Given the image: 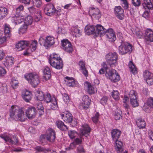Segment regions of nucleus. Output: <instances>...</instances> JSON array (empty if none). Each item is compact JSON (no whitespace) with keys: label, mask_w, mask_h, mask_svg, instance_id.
Here are the masks:
<instances>
[{"label":"nucleus","mask_w":153,"mask_h":153,"mask_svg":"<svg viewBox=\"0 0 153 153\" xmlns=\"http://www.w3.org/2000/svg\"><path fill=\"white\" fill-rule=\"evenodd\" d=\"M108 75L109 79L113 82H117L120 80V76L114 70H110Z\"/></svg>","instance_id":"9"},{"label":"nucleus","mask_w":153,"mask_h":153,"mask_svg":"<svg viewBox=\"0 0 153 153\" xmlns=\"http://www.w3.org/2000/svg\"><path fill=\"white\" fill-rule=\"evenodd\" d=\"M36 108L38 110H40V111L39 112V114L40 115L43 114L44 112L43 110L44 108L42 103L39 102L37 103V104Z\"/></svg>","instance_id":"38"},{"label":"nucleus","mask_w":153,"mask_h":153,"mask_svg":"<svg viewBox=\"0 0 153 153\" xmlns=\"http://www.w3.org/2000/svg\"><path fill=\"white\" fill-rule=\"evenodd\" d=\"M56 125L58 127L62 130L66 131L68 128L67 126L65 125L64 123L61 121H59L56 122Z\"/></svg>","instance_id":"32"},{"label":"nucleus","mask_w":153,"mask_h":153,"mask_svg":"<svg viewBox=\"0 0 153 153\" xmlns=\"http://www.w3.org/2000/svg\"><path fill=\"white\" fill-rule=\"evenodd\" d=\"M45 40L42 37H40L39 39V43L41 45H43L44 46Z\"/></svg>","instance_id":"64"},{"label":"nucleus","mask_w":153,"mask_h":153,"mask_svg":"<svg viewBox=\"0 0 153 153\" xmlns=\"http://www.w3.org/2000/svg\"><path fill=\"white\" fill-rule=\"evenodd\" d=\"M44 78L46 80L49 79L51 77V72L49 68L48 67H46L43 71Z\"/></svg>","instance_id":"26"},{"label":"nucleus","mask_w":153,"mask_h":153,"mask_svg":"<svg viewBox=\"0 0 153 153\" xmlns=\"http://www.w3.org/2000/svg\"><path fill=\"white\" fill-rule=\"evenodd\" d=\"M32 21L33 20L31 16H28L25 18L23 24L25 25H26L27 26L28 25L31 24Z\"/></svg>","instance_id":"37"},{"label":"nucleus","mask_w":153,"mask_h":153,"mask_svg":"<svg viewBox=\"0 0 153 153\" xmlns=\"http://www.w3.org/2000/svg\"><path fill=\"white\" fill-rule=\"evenodd\" d=\"M41 138L42 139H46L50 142H53L56 138V134L54 130L50 128L47 131L46 134L42 135Z\"/></svg>","instance_id":"6"},{"label":"nucleus","mask_w":153,"mask_h":153,"mask_svg":"<svg viewBox=\"0 0 153 153\" xmlns=\"http://www.w3.org/2000/svg\"><path fill=\"white\" fill-rule=\"evenodd\" d=\"M111 93L112 96L115 100H118L119 99V94L117 91L114 90Z\"/></svg>","instance_id":"40"},{"label":"nucleus","mask_w":153,"mask_h":153,"mask_svg":"<svg viewBox=\"0 0 153 153\" xmlns=\"http://www.w3.org/2000/svg\"><path fill=\"white\" fill-rule=\"evenodd\" d=\"M137 124L139 128H143L146 126V123L144 120L138 119L136 121Z\"/></svg>","instance_id":"35"},{"label":"nucleus","mask_w":153,"mask_h":153,"mask_svg":"<svg viewBox=\"0 0 153 153\" xmlns=\"http://www.w3.org/2000/svg\"><path fill=\"white\" fill-rule=\"evenodd\" d=\"M27 25L23 24V25L19 29V34H23L25 33L27 31Z\"/></svg>","instance_id":"42"},{"label":"nucleus","mask_w":153,"mask_h":153,"mask_svg":"<svg viewBox=\"0 0 153 153\" xmlns=\"http://www.w3.org/2000/svg\"><path fill=\"white\" fill-rule=\"evenodd\" d=\"M107 98L106 97L102 98L100 101V103L103 105L105 104L107 102Z\"/></svg>","instance_id":"62"},{"label":"nucleus","mask_w":153,"mask_h":153,"mask_svg":"<svg viewBox=\"0 0 153 153\" xmlns=\"http://www.w3.org/2000/svg\"><path fill=\"white\" fill-rule=\"evenodd\" d=\"M37 44V41L35 40L31 41H22L16 44V48L19 51L27 48L26 52L24 53L25 55H26L29 53L30 48L32 51L36 49Z\"/></svg>","instance_id":"1"},{"label":"nucleus","mask_w":153,"mask_h":153,"mask_svg":"<svg viewBox=\"0 0 153 153\" xmlns=\"http://www.w3.org/2000/svg\"><path fill=\"white\" fill-rule=\"evenodd\" d=\"M37 99L40 101H42L44 99V94L43 92L42 91H37L36 94Z\"/></svg>","instance_id":"36"},{"label":"nucleus","mask_w":153,"mask_h":153,"mask_svg":"<svg viewBox=\"0 0 153 153\" xmlns=\"http://www.w3.org/2000/svg\"><path fill=\"white\" fill-rule=\"evenodd\" d=\"M99 115L98 113H96L95 115L92 117V120L94 123H96L98 122Z\"/></svg>","instance_id":"49"},{"label":"nucleus","mask_w":153,"mask_h":153,"mask_svg":"<svg viewBox=\"0 0 153 153\" xmlns=\"http://www.w3.org/2000/svg\"><path fill=\"white\" fill-rule=\"evenodd\" d=\"M131 46L129 44H125L122 43L119 46V51L121 54L123 55L128 53H131Z\"/></svg>","instance_id":"7"},{"label":"nucleus","mask_w":153,"mask_h":153,"mask_svg":"<svg viewBox=\"0 0 153 153\" xmlns=\"http://www.w3.org/2000/svg\"><path fill=\"white\" fill-rule=\"evenodd\" d=\"M89 13L95 18H99L100 16V10L97 8H95L93 7H91L89 11Z\"/></svg>","instance_id":"20"},{"label":"nucleus","mask_w":153,"mask_h":153,"mask_svg":"<svg viewBox=\"0 0 153 153\" xmlns=\"http://www.w3.org/2000/svg\"><path fill=\"white\" fill-rule=\"evenodd\" d=\"M8 88L7 85L5 84H3L1 87V91L4 94L6 93L7 92Z\"/></svg>","instance_id":"43"},{"label":"nucleus","mask_w":153,"mask_h":153,"mask_svg":"<svg viewBox=\"0 0 153 153\" xmlns=\"http://www.w3.org/2000/svg\"><path fill=\"white\" fill-rule=\"evenodd\" d=\"M79 66L80 69L82 71L83 74L85 76H88V71L85 67V63L82 61H80L79 62Z\"/></svg>","instance_id":"22"},{"label":"nucleus","mask_w":153,"mask_h":153,"mask_svg":"<svg viewBox=\"0 0 153 153\" xmlns=\"http://www.w3.org/2000/svg\"><path fill=\"white\" fill-rule=\"evenodd\" d=\"M115 140L116 144V150L118 153H120L123 150V143L121 141L118 140Z\"/></svg>","instance_id":"29"},{"label":"nucleus","mask_w":153,"mask_h":153,"mask_svg":"<svg viewBox=\"0 0 153 153\" xmlns=\"http://www.w3.org/2000/svg\"><path fill=\"white\" fill-rule=\"evenodd\" d=\"M85 33L88 35H90L93 34L94 31L95 33H97L96 30H95V29L93 26H86L85 29Z\"/></svg>","instance_id":"30"},{"label":"nucleus","mask_w":153,"mask_h":153,"mask_svg":"<svg viewBox=\"0 0 153 153\" xmlns=\"http://www.w3.org/2000/svg\"><path fill=\"white\" fill-rule=\"evenodd\" d=\"M80 130L81 135L87 137L89 136L91 129L87 124H85L82 125Z\"/></svg>","instance_id":"13"},{"label":"nucleus","mask_w":153,"mask_h":153,"mask_svg":"<svg viewBox=\"0 0 153 153\" xmlns=\"http://www.w3.org/2000/svg\"><path fill=\"white\" fill-rule=\"evenodd\" d=\"M4 64L6 66L8 67L12 65L14 63V59L12 56H7L5 59Z\"/></svg>","instance_id":"25"},{"label":"nucleus","mask_w":153,"mask_h":153,"mask_svg":"<svg viewBox=\"0 0 153 153\" xmlns=\"http://www.w3.org/2000/svg\"><path fill=\"white\" fill-rule=\"evenodd\" d=\"M62 45L64 50L68 52H71L73 48L71 42L67 39H63L61 41Z\"/></svg>","instance_id":"10"},{"label":"nucleus","mask_w":153,"mask_h":153,"mask_svg":"<svg viewBox=\"0 0 153 153\" xmlns=\"http://www.w3.org/2000/svg\"><path fill=\"white\" fill-rule=\"evenodd\" d=\"M135 32L136 35L138 38H141L142 37L143 34L139 30H135Z\"/></svg>","instance_id":"58"},{"label":"nucleus","mask_w":153,"mask_h":153,"mask_svg":"<svg viewBox=\"0 0 153 153\" xmlns=\"http://www.w3.org/2000/svg\"><path fill=\"white\" fill-rule=\"evenodd\" d=\"M130 99L131 104L133 107H136L138 105V103L137 98H132Z\"/></svg>","instance_id":"41"},{"label":"nucleus","mask_w":153,"mask_h":153,"mask_svg":"<svg viewBox=\"0 0 153 153\" xmlns=\"http://www.w3.org/2000/svg\"><path fill=\"white\" fill-rule=\"evenodd\" d=\"M128 66L131 72L133 74H135L137 73V68L133 63L132 61H130L128 64Z\"/></svg>","instance_id":"33"},{"label":"nucleus","mask_w":153,"mask_h":153,"mask_svg":"<svg viewBox=\"0 0 153 153\" xmlns=\"http://www.w3.org/2000/svg\"><path fill=\"white\" fill-rule=\"evenodd\" d=\"M97 33L100 36L103 35H105L109 41L114 42L116 39V36L113 30L109 28L106 30L100 25H97L96 26Z\"/></svg>","instance_id":"2"},{"label":"nucleus","mask_w":153,"mask_h":153,"mask_svg":"<svg viewBox=\"0 0 153 153\" xmlns=\"http://www.w3.org/2000/svg\"><path fill=\"white\" fill-rule=\"evenodd\" d=\"M77 152L78 153L85 152V150L83 149V146L81 145H79L77 148Z\"/></svg>","instance_id":"60"},{"label":"nucleus","mask_w":153,"mask_h":153,"mask_svg":"<svg viewBox=\"0 0 153 153\" xmlns=\"http://www.w3.org/2000/svg\"><path fill=\"white\" fill-rule=\"evenodd\" d=\"M4 32L6 36L9 37L10 36V30L9 27L7 25L4 26Z\"/></svg>","instance_id":"39"},{"label":"nucleus","mask_w":153,"mask_h":153,"mask_svg":"<svg viewBox=\"0 0 153 153\" xmlns=\"http://www.w3.org/2000/svg\"><path fill=\"white\" fill-rule=\"evenodd\" d=\"M82 100V102L81 105L85 109L88 108L90 104L88 98L87 97L85 96L83 97Z\"/></svg>","instance_id":"28"},{"label":"nucleus","mask_w":153,"mask_h":153,"mask_svg":"<svg viewBox=\"0 0 153 153\" xmlns=\"http://www.w3.org/2000/svg\"><path fill=\"white\" fill-rule=\"evenodd\" d=\"M6 73L5 70L2 67L0 66V76H3Z\"/></svg>","instance_id":"63"},{"label":"nucleus","mask_w":153,"mask_h":153,"mask_svg":"<svg viewBox=\"0 0 153 153\" xmlns=\"http://www.w3.org/2000/svg\"><path fill=\"white\" fill-rule=\"evenodd\" d=\"M31 94L28 91H26L23 92L22 96L23 99L27 102H29L31 99Z\"/></svg>","instance_id":"24"},{"label":"nucleus","mask_w":153,"mask_h":153,"mask_svg":"<svg viewBox=\"0 0 153 153\" xmlns=\"http://www.w3.org/2000/svg\"><path fill=\"white\" fill-rule=\"evenodd\" d=\"M145 37L147 41L153 42V31L150 29H146L145 32Z\"/></svg>","instance_id":"18"},{"label":"nucleus","mask_w":153,"mask_h":153,"mask_svg":"<svg viewBox=\"0 0 153 153\" xmlns=\"http://www.w3.org/2000/svg\"><path fill=\"white\" fill-rule=\"evenodd\" d=\"M84 85L87 88V91L89 94H93L95 91H96V88L92 86L91 83L89 82H85L84 84Z\"/></svg>","instance_id":"21"},{"label":"nucleus","mask_w":153,"mask_h":153,"mask_svg":"<svg viewBox=\"0 0 153 153\" xmlns=\"http://www.w3.org/2000/svg\"><path fill=\"white\" fill-rule=\"evenodd\" d=\"M144 3L143 4V7L145 9L146 8L149 10L152 9L153 7V5L151 2L150 0H144Z\"/></svg>","instance_id":"31"},{"label":"nucleus","mask_w":153,"mask_h":153,"mask_svg":"<svg viewBox=\"0 0 153 153\" xmlns=\"http://www.w3.org/2000/svg\"><path fill=\"white\" fill-rule=\"evenodd\" d=\"M6 142H8L12 144H16L18 142V138L16 136H13V138H11L9 136H6L2 137Z\"/></svg>","instance_id":"17"},{"label":"nucleus","mask_w":153,"mask_h":153,"mask_svg":"<svg viewBox=\"0 0 153 153\" xmlns=\"http://www.w3.org/2000/svg\"><path fill=\"white\" fill-rule=\"evenodd\" d=\"M8 13L7 9L6 7H0V20L3 19Z\"/></svg>","instance_id":"23"},{"label":"nucleus","mask_w":153,"mask_h":153,"mask_svg":"<svg viewBox=\"0 0 153 153\" xmlns=\"http://www.w3.org/2000/svg\"><path fill=\"white\" fill-rule=\"evenodd\" d=\"M76 134L75 131H70L68 132V135L70 138L72 139L75 137Z\"/></svg>","instance_id":"51"},{"label":"nucleus","mask_w":153,"mask_h":153,"mask_svg":"<svg viewBox=\"0 0 153 153\" xmlns=\"http://www.w3.org/2000/svg\"><path fill=\"white\" fill-rule=\"evenodd\" d=\"M148 105L150 107L153 108V99L150 98L148 99L147 102Z\"/></svg>","instance_id":"61"},{"label":"nucleus","mask_w":153,"mask_h":153,"mask_svg":"<svg viewBox=\"0 0 153 153\" xmlns=\"http://www.w3.org/2000/svg\"><path fill=\"white\" fill-rule=\"evenodd\" d=\"M104 67L103 68H101L99 71V72L100 74H104L107 69L106 65L105 63H104Z\"/></svg>","instance_id":"55"},{"label":"nucleus","mask_w":153,"mask_h":153,"mask_svg":"<svg viewBox=\"0 0 153 153\" xmlns=\"http://www.w3.org/2000/svg\"><path fill=\"white\" fill-rule=\"evenodd\" d=\"M61 116L64 121L66 123H70L72 120V115L68 112L65 114H61Z\"/></svg>","instance_id":"19"},{"label":"nucleus","mask_w":153,"mask_h":153,"mask_svg":"<svg viewBox=\"0 0 153 153\" xmlns=\"http://www.w3.org/2000/svg\"><path fill=\"white\" fill-rule=\"evenodd\" d=\"M63 99L64 102L66 104L69 102L70 100L68 95L65 93L63 94Z\"/></svg>","instance_id":"45"},{"label":"nucleus","mask_w":153,"mask_h":153,"mask_svg":"<svg viewBox=\"0 0 153 153\" xmlns=\"http://www.w3.org/2000/svg\"><path fill=\"white\" fill-rule=\"evenodd\" d=\"M82 140L78 138H76L74 140V142L71 144V147L74 146L75 144H79L82 143Z\"/></svg>","instance_id":"47"},{"label":"nucleus","mask_w":153,"mask_h":153,"mask_svg":"<svg viewBox=\"0 0 153 153\" xmlns=\"http://www.w3.org/2000/svg\"><path fill=\"white\" fill-rule=\"evenodd\" d=\"M47 103L50 102L51 101V98L50 94H47L44 96V100Z\"/></svg>","instance_id":"46"},{"label":"nucleus","mask_w":153,"mask_h":153,"mask_svg":"<svg viewBox=\"0 0 153 153\" xmlns=\"http://www.w3.org/2000/svg\"><path fill=\"white\" fill-rule=\"evenodd\" d=\"M54 38L52 36H47L45 41L44 46L47 48L53 45L55 43Z\"/></svg>","instance_id":"16"},{"label":"nucleus","mask_w":153,"mask_h":153,"mask_svg":"<svg viewBox=\"0 0 153 153\" xmlns=\"http://www.w3.org/2000/svg\"><path fill=\"white\" fill-rule=\"evenodd\" d=\"M132 3L135 6H138L140 4V0H132Z\"/></svg>","instance_id":"57"},{"label":"nucleus","mask_w":153,"mask_h":153,"mask_svg":"<svg viewBox=\"0 0 153 153\" xmlns=\"http://www.w3.org/2000/svg\"><path fill=\"white\" fill-rule=\"evenodd\" d=\"M24 9V7L22 5H20L16 8V13L19 14L21 11H23Z\"/></svg>","instance_id":"59"},{"label":"nucleus","mask_w":153,"mask_h":153,"mask_svg":"<svg viewBox=\"0 0 153 153\" xmlns=\"http://www.w3.org/2000/svg\"><path fill=\"white\" fill-rule=\"evenodd\" d=\"M65 78L67 79V81L65 80V81L67 82L68 86L74 87L75 85V81L73 78H70L68 76H66Z\"/></svg>","instance_id":"34"},{"label":"nucleus","mask_w":153,"mask_h":153,"mask_svg":"<svg viewBox=\"0 0 153 153\" xmlns=\"http://www.w3.org/2000/svg\"><path fill=\"white\" fill-rule=\"evenodd\" d=\"M18 81L14 79H13L11 82V86L13 88H16L18 85Z\"/></svg>","instance_id":"48"},{"label":"nucleus","mask_w":153,"mask_h":153,"mask_svg":"<svg viewBox=\"0 0 153 153\" xmlns=\"http://www.w3.org/2000/svg\"><path fill=\"white\" fill-rule=\"evenodd\" d=\"M143 76L146 79V82L150 85L153 84V75L148 71L144 72Z\"/></svg>","instance_id":"11"},{"label":"nucleus","mask_w":153,"mask_h":153,"mask_svg":"<svg viewBox=\"0 0 153 153\" xmlns=\"http://www.w3.org/2000/svg\"><path fill=\"white\" fill-rule=\"evenodd\" d=\"M49 62L51 66L56 69H60L63 68L62 61L56 54L53 53L51 55Z\"/></svg>","instance_id":"4"},{"label":"nucleus","mask_w":153,"mask_h":153,"mask_svg":"<svg viewBox=\"0 0 153 153\" xmlns=\"http://www.w3.org/2000/svg\"><path fill=\"white\" fill-rule=\"evenodd\" d=\"M20 17L15 16L14 17H10L9 18V19L12 22L14 23L15 24L16 21L19 20Z\"/></svg>","instance_id":"50"},{"label":"nucleus","mask_w":153,"mask_h":153,"mask_svg":"<svg viewBox=\"0 0 153 153\" xmlns=\"http://www.w3.org/2000/svg\"><path fill=\"white\" fill-rule=\"evenodd\" d=\"M35 149L36 151L38 152H44L46 149L40 146H36L35 148Z\"/></svg>","instance_id":"52"},{"label":"nucleus","mask_w":153,"mask_h":153,"mask_svg":"<svg viewBox=\"0 0 153 153\" xmlns=\"http://www.w3.org/2000/svg\"><path fill=\"white\" fill-rule=\"evenodd\" d=\"M105 58L107 63L111 65L116 63L117 55L115 52L109 53L106 55Z\"/></svg>","instance_id":"8"},{"label":"nucleus","mask_w":153,"mask_h":153,"mask_svg":"<svg viewBox=\"0 0 153 153\" xmlns=\"http://www.w3.org/2000/svg\"><path fill=\"white\" fill-rule=\"evenodd\" d=\"M121 111H120L118 112H116L114 115V118L116 120H120L122 117L120 114V113Z\"/></svg>","instance_id":"56"},{"label":"nucleus","mask_w":153,"mask_h":153,"mask_svg":"<svg viewBox=\"0 0 153 153\" xmlns=\"http://www.w3.org/2000/svg\"><path fill=\"white\" fill-rule=\"evenodd\" d=\"M44 11L46 12L47 15L49 16H51L56 13V11L55 9L53 4H48L46 5V7L45 8Z\"/></svg>","instance_id":"12"},{"label":"nucleus","mask_w":153,"mask_h":153,"mask_svg":"<svg viewBox=\"0 0 153 153\" xmlns=\"http://www.w3.org/2000/svg\"><path fill=\"white\" fill-rule=\"evenodd\" d=\"M111 135L113 139L115 140H117L119 138L121 133V131L117 129H114L112 130Z\"/></svg>","instance_id":"27"},{"label":"nucleus","mask_w":153,"mask_h":153,"mask_svg":"<svg viewBox=\"0 0 153 153\" xmlns=\"http://www.w3.org/2000/svg\"><path fill=\"white\" fill-rule=\"evenodd\" d=\"M42 18V16L40 13H38L35 16L34 19L36 22H38Z\"/></svg>","instance_id":"54"},{"label":"nucleus","mask_w":153,"mask_h":153,"mask_svg":"<svg viewBox=\"0 0 153 153\" xmlns=\"http://www.w3.org/2000/svg\"><path fill=\"white\" fill-rule=\"evenodd\" d=\"M115 14L117 17L120 20H122L124 17V11L120 6H117L114 9Z\"/></svg>","instance_id":"14"},{"label":"nucleus","mask_w":153,"mask_h":153,"mask_svg":"<svg viewBox=\"0 0 153 153\" xmlns=\"http://www.w3.org/2000/svg\"><path fill=\"white\" fill-rule=\"evenodd\" d=\"M24 77L33 87H36L40 83L39 76L36 74L32 73L26 74Z\"/></svg>","instance_id":"5"},{"label":"nucleus","mask_w":153,"mask_h":153,"mask_svg":"<svg viewBox=\"0 0 153 153\" xmlns=\"http://www.w3.org/2000/svg\"><path fill=\"white\" fill-rule=\"evenodd\" d=\"M128 98L127 97L124 96V98L123 100V102L124 103V106L126 109H128L129 108V106L127 105L126 102L128 100Z\"/></svg>","instance_id":"53"},{"label":"nucleus","mask_w":153,"mask_h":153,"mask_svg":"<svg viewBox=\"0 0 153 153\" xmlns=\"http://www.w3.org/2000/svg\"><path fill=\"white\" fill-rule=\"evenodd\" d=\"M137 93H136L135 91L132 90H131L129 93V96L130 99L133 98H137L136 95Z\"/></svg>","instance_id":"44"},{"label":"nucleus","mask_w":153,"mask_h":153,"mask_svg":"<svg viewBox=\"0 0 153 153\" xmlns=\"http://www.w3.org/2000/svg\"><path fill=\"white\" fill-rule=\"evenodd\" d=\"M36 113V109L34 107L29 108L26 112L27 117L29 119L35 117Z\"/></svg>","instance_id":"15"},{"label":"nucleus","mask_w":153,"mask_h":153,"mask_svg":"<svg viewBox=\"0 0 153 153\" xmlns=\"http://www.w3.org/2000/svg\"><path fill=\"white\" fill-rule=\"evenodd\" d=\"M10 117L15 120H25L24 112L22 109L16 105H13L10 110Z\"/></svg>","instance_id":"3"}]
</instances>
